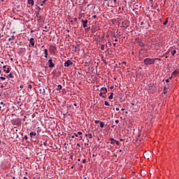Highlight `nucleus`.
Wrapping results in <instances>:
<instances>
[{
	"label": "nucleus",
	"mask_w": 179,
	"mask_h": 179,
	"mask_svg": "<svg viewBox=\"0 0 179 179\" xmlns=\"http://www.w3.org/2000/svg\"><path fill=\"white\" fill-rule=\"evenodd\" d=\"M156 61V59L146 58L144 59L145 65H153Z\"/></svg>",
	"instance_id": "nucleus-1"
},
{
	"label": "nucleus",
	"mask_w": 179,
	"mask_h": 179,
	"mask_svg": "<svg viewBox=\"0 0 179 179\" xmlns=\"http://www.w3.org/2000/svg\"><path fill=\"white\" fill-rule=\"evenodd\" d=\"M48 62L50 64V65H49L50 68H54V66H55V64H54V63H52V59H49Z\"/></svg>",
	"instance_id": "nucleus-2"
},
{
	"label": "nucleus",
	"mask_w": 179,
	"mask_h": 179,
	"mask_svg": "<svg viewBox=\"0 0 179 179\" xmlns=\"http://www.w3.org/2000/svg\"><path fill=\"white\" fill-rule=\"evenodd\" d=\"M69 65H72V62L71 60H67L66 62L64 63V66H69Z\"/></svg>",
	"instance_id": "nucleus-3"
},
{
	"label": "nucleus",
	"mask_w": 179,
	"mask_h": 179,
	"mask_svg": "<svg viewBox=\"0 0 179 179\" xmlns=\"http://www.w3.org/2000/svg\"><path fill=\"white\" fill-rule=\"evenodd\" d=\"M82 22H83V26L84 29L87 27V20H83Z\"/></svg>",
	"instance_id": "nucleus-4"
},
{
	"label": "nucleus",
	"mask_w": 179,
	"mask_h": 179,
	"mask_svg": "<svg viewBox=\"0 0 179 179\" xmlns=\"http://www.w3.org/2000/svg\"><path fill=\"white\" fill-rule=\"evenodd\" d=\"M29 43H30L32 47H34V38H31L30 40H29Z\"/></svg>",
	"instance_id": "nucleus-5"
},
{
	"label": "nucleus",
	"mask_w": 179,
	"mask_h": 179,
	"mask_svg": "<svg viewBox=\"0 0 179 179\" xmlns=\"http://www.w3.org/2000/svg\"><path fill=\"white\" fill-rule=\"evenodd\" d=\"M178 73H179V69H176L173 72L172 75L173 76H176V75H178Z\"/></svg>",
	"instance_id": "nucleus-6"
},
{
	"label": "nucleus",
	"mask_w": 179,
	"mask_h": 179,
	"mask_svg": "<svg viewBox=\"0 0 179 179\" xmlns=\"http://www.w3.org/2000/svg\"><path fill=\"white\" fill-rule=\"evenodd\" d=\"M36 135H37V134H36V132H33V131H31V132L29 134L30 138H34V136H36Z\"/></svg>",
	"instance_id": "nucleus-7"
},
{
	"label": "nucleus",
	"mask_w": 179,
	"mask_h": 179,
	"mask_svg": "<svg viewBox=\"0 0 179 179\" xmlns=\"http://www.w3.org/2000/svg\"><path fill=\"white\" fill-rule=\"evenodd\" d=\"M28 4L31 5V6H34V0H28Z\"/></svg>",
	"instance_id": "nucleus-8"
},
{
	"label": "nucleus",
	"mask_w": 179,
	"mask_h": 179,
	"mask_svg": "<svg viewBox=\"0 0 179 179\" xmlns=\"http://www.w3.org/2000/svg\"><path fill=\"white\" fill-rule=\"evenodd\" d=\"M44 54H45V57L48 58V50L45 49L44 50Z\"/></svg>",
	"instance_id": "nucleus-9"
},
{
	"label": "nucleus",
	"mask_w": 179,
	"mask_h": 179,
	"mask_svg": "<svg viewBox=\"0 0 179 179\" xmlns=\"http://www.w3.org/2000/svg\"><path fill=\"white\" fill-rule=\"evenodd\" d=\"M101 91L103 92V93H107V88L106 87H101Z\"/></svg>",
	"instance_id": "nucleus-10"
},
{
	"label": "nucleus",
	"mask_w": 179,
	"mask_h": 179,
	"mask_svg": "<svg viewBox=\"0 0 179 179\" xmlns=\"http://www.w3.org/2000/svg\"><path fill=\"white\" fill-rule=\"evenodd\" d=\"M113 96H114V93L111 92L110 96H108L109 100H113Z\"/></svg>",
	"instance_id": "nucleus-11"
},
{
	"label": "nucleus",
	"mask_w": 179,
	"mask_h": 179,
	"mask_svg": "<svg viewBox=\"0 0 179 179\" xmlns=\"http://www.w3.org/2000/svg\"><path fill=\"white\" fill-rule=\"evenodd\" d=\"M4 72H6V73H9V72H10V69L8 67L6 69L4 70Z\"/></svg>",
	"instance_id": "nucleus-12"
},
{
	"label": "nucleus",
	"mask_w": 179,
	"mask_h": 179,
	"mask_svg": "<svg viewBox=\"0 0 179 179\" xmlns=\"http://www.w3.org/2000/svg\"><path fill=\"white\" fill-rule=\"evenodd\" d=\"M110 143L112 145H114V143L115 142V140L114 138H110Z\"/></svg>",
	"instance_id": "nucleus-13"
},
{
	"label": "nucleus",
	"mask_w": 179,
	"mask_h": 179,
	"mask_svg": "<svg viewBox=\"0 0 179 179\" xmlns=\"http://www.w3.org/2000/svg\"><path fill=\"white\" fill-rule=\"evenodd\" d=\"M169 23V18H166V20H165V22L163 23L164 26H166V24H167Z\"/></svg>",
	"instance_id": "nucleus-14"
},
{
	"label": "nucleus",
	"mask_w": 179,
	"mask_h": 179,
	"mask_svg": "<svg viewBox=\"0 0 179 179\" xmlns=\"http://www.w3.org/2000/svg\"><path fill=\"white\" fill-rule=\"evenodd\" d=\"M57 90H62V85H59L58 86H57Z\"/></svg>",
	"instance_id": "nucleus-15"
},
{
	"label": "nucleus",
	"mask_w": 179,
	"mask_h": 179,
	"mask_svg": "<svg viewBox=\"0 0 179 179\" xmlns=\"http://www.w3.org/2000/svg\"><path fill=\"white\" fill-rule=\"evenodd\" d=\"M100 127H101V128H104V122H100Z\"/></svg>",
	"instance_id": "nucleus-16"
},
{
	"label": "nucleus",
	"mask_w": 179,
	"mask_h": 179,
	"mask_svg": "<svg viewBox=\"0 0 179 179\" xmlns=\"http://www.w3.org/2000/svg\"><path fill=\"white\" fill-rule=\"evenodd\" d=\"M47 2V0H44L42 1V3H41V6H44V3Z\"/></svg>",
	"instance_id": "nucleus-17"
},
{
	"label": "nucleus",
	"mask_w": 179,
	"mask_h": 179,
	"mask_svg": "<svg viewBox=\"0 0 179 179\" xmlns=\"http://www.w3.org/2000/svg\"><path fill=\"white\" fill-rule=\"evenodd\" d=\"M36 10H37V13H40V10H41V8L37 7V8H36Z\"/></svg>",
	"instance_id": "nucleus-18"
},
{
	"label": "nucleus",
	"mask_w": 179,
	"mask_h": 179,
	"mask_svg": "<svg viewBox=\"0 0 179 179\" xmlns=\"http://www.w3.org/2000/svg\"><path fill=\"white\" fill-rule=\"evenodd\" d=\"M176 52H177V51L176 50H173L171 52V55H175Z\"/></svg>",
	"instance_id": "nucleus-19"
},
{
	"label": "nucleus",
	"mask_w": 179,
	"mask_h": 179,
	"mask_svg": "<svg viewBox=\"0 0 179 179\" xmlns=\"http://www.w3.org/2000/svg\"><path fill=\"white\" fill-rule=\"evenodd\" d=\"M104 104H105V106H110V103H109L107 101H104Z\"/></svg>",
	"instance_id": "nucleus-20"
},
{
	"label": "nucleus",
	"mask_w": 179,
	"mask_h": 179,
	"mask_svg": "<svg viewBox=\"0 0 179 179\" xmlns=\"http://www.w3.org/2000/svg\"><path fill=\"white\" fill-rule=\"evenodd\" d=\"M14 38H15V37L13 36L11 38H8V41H13Z\"/></svg>",
	"instance_id": "nucleus-21"
},
{
	"label": "nucleus",
	"mask_w": 179,
	"mask_h": 179,
	"mask_svg": "<svg viewBox=\"0 0 179 179\" xmlns=\"http://www.w3.org/2000/svg\"><path fill=\"white\" fill-rule=\"evenodd\" d=\"M88 136L90 139H92V138H93V136L92 135V134H88Z\"/></svg>",
	"instance_id": "nucleus-22"
},
{
	"label": "nucleus",
	"mask_w": 179,
	"mask_h": 179,
	"mask_svg": "<svg viewBox=\"0 0 179 179\" xmlns=\"http://www.w3.org/2000/svg\"><path fill=\"white\" fill-rule=\"evenodd\" d=\"M33 86H31V85L29 84L28 85V88L30 89L31 90Z\"/></svg>",
	"instance_id": "nucleus-23"
},
{
	"label": "nucleus",
	"mask_w": 179,
	"mask_h": 179,
	"mask_svg": "<svg viewBox=\"0 0 179 179\" xmlns=\"http://www.w3.org/2000/svg\"><path fill=\"white\" fill-rule=\"evenodd\" d=\"M99 96H100L101 97H106L105 96L103 95V92H100V93H99Z\"/></svg>",
	"instance_id": "nucleus-24"
},
{
	"label": "nucleus",
	"mask_w": 179,
	"mask_h": 179,
	"mask_svg": "<svg viewBox=\"0 0 179 179\" xmlns=\"http://www.w3.org/2000/svg\"><path fill=\"white\" fill-rule=\"evenodd\" d=\"M115 142L116 145H117V146L120 145V141H115Z\"/></svg>",
	"instance_id": "nucleus-25"
},
{
	"label": "nucleus",
	"mask_w": 179,
	"mask_h": 179,
	"mask_svg": "<svg viewBox=\"0 0 179 179\" xmlns=\"http://www.w3.org/2000/svg\"><path fill=\"white\" fill-rule=\"evenodd\" d=\"M101 50H104V45H101Z\"/></svg>",
	"instance_id": "nucleus-26"
},
{
	"label": "nucleus",
	"mask_w": 179,
	"mask_h": 179,
	"mask_svg": "<svg viewBox=\"0 0 179 179\" xmlns=\"http://www.w3.org/2000/svg\"><path fill=\"white\" fill-rule=\"evenodd\" d=\"M100 122H101L100 120H95V124H99Z\"/></svg>",
	"instance_id": "nucleus-27"
},
{
	"label": "nucleus",
	"mask_w": 179,
	"mask_h": 179,
	"mask_svg": "<svg viewBox=\"0 0 179 179\" xmlns=\"http://www.w3.org/2000/svg\"><path fill=\"white\" fill-rule=\"evenodd\" d=\"M8 76H9V78H13V76L12 75V73H10L9 75H8Z\"/></svg>",
	"instance_id": "nucleus-28"
},
{
	"label": "nucleus",
	"mask_w": 179,
	"mask_h": 179,
	"mask_svg": "<svg viewBox=\"0 0 179 179\" xmlns=\"http://www.w3.org/2000/svg\"><path fill=\"white\" fill-rule=\"evenodd\" d=\"M0 79L1 80H5V77H0Z\"/></svg>",
	"instance_id": "nucleus-29"
},
{
	"label": "nucleus",
	"mask_w": 179,
	"mask_h": 179,
	"mask_svg": "<svg viewBox=\"0 0 179 179\" xmlns=\"http://www.w3.org/2000/svg\"><path fill=\"white\" fill-rule=\"evenodd\" d=\"M154 59H155V61H156V60L162 61V59H159V58H155Z\"/></svg>",
	"instance_id": "nucleus-30"
},
{
	"label": "nucleus",
	"mask_w": 179,
	"mask_h": 179,
	"mask_svg": "<svg viewBox=\"0 0 179 179\" xmlns=\"http://www.w3.org/2000/svg\"><path fill=\"white\" fill-rule=\"evenodd\" d=\"M0 104H1V106H3V107L5 106V104H3V101H1V102L0 103Z\"/></svg>",
	"instance_id": "nucleus-31"
},
{
	"label": "nucleus",
	"mask_w": 179,
	"mask_h": 179,
	"mask_svg": "<svg viewBox=\"0 0 179 179\" xmlns=\"http://www.w3.org/2000/svg\"><path fill=\"white\" fill-rule=\"evenodd\" d=\"M115 124H118V122H120V121H119L118 120H116L115 121Z\"/></svg>",
	"instance_id": "nucleus-32"
},
{
	"label": "nucleus",
	"mask_w": 179,
	"mask_h": 179,
	"mask_svg": "<svg viewBox=\"0 0 179 179\" xmlns=\"http://www.w3.org/2000/svg\"><path fill=\"white\" fill-rule=\"evenodd\" d=\"M78 135H82V132L81 131H78Z\"/></svg>",
	"instance_id": "nucleus-33"
},
{
	"label": "nucleus",
	"mask_w": 179,
	"mask_h": 179,
	"mask_svg": "<svg viewBox=\"0 0 179 179\" xmlns=\"http://www.w3.org/2000/svg\"><path fill=\"white\" fill-rule=\"evenodd\" d=\"M24 139H25V141H27V136H24Z\"/></svg>",
	"instance_id": "nucleus-34"
},
{
	"label": "nucleus",
	"mask_w": 179,
	"mask_h": 179,
	"mask_svg": "<svg viewBox=\"0 0 179 179\" xmlns=\"http://www.w3.org/2000/svg\"><path fill=\"white\" fill-rule=\"evenodd\" d=\"M83 163L85 164V163H86V159H83Z\"/></svg>",
	"instance_id": "nucleus-35"
},
{
	"label": "nucleus",
	"mask_w": 179,
	"mask_h": 179,
	"mask_svg": "<svg viewBox=\"0 0 179 179\" xmlns=\"http://www.w3.org/2000/svg\"><path fill=\"white\" fill-rule=\"evenodd\" d=\"M38 15H40V13H36V17H38Z\"/></svg>",
	"instance_id": "nucleus-36"
},
{
	"label": "nucleus",
	"mask_w": 179,
	"mask_h": 179,
	"mask_svg": "<svg viewBox=\"0 0 179 179\" xmlns=\"http://www.w3.org/2000/svg\"><path fill=\"white\" fill-rule=\"evenodd\" d=\"M126 64H127V63H126L125 62H122V64L126 65Z\"/></svg>",
	"instance_id": "nucleus-37"
},
{
	"label": "nucleus",
	"mask_w": 179,
	"mask_h": 179,
	"mask_svg": "<svg viewBox=\"0 0 179 179\" xmlns=\"http://www.w3.org/2000/svg\"><path fill=\"white\" fill-rule=\"evenodd\" d=\"M20 89H23V85H21L20 86Z\"/></svg>",
	"instance_id": "nucleus-38"
},
{
	"label": "nucleus",
	"mask_w": 179,
	"mask_h": 179,
	"mask_svg": "<svg viewBox=\"0 0 179 179\" xmlns=\"http://www.w3.org/2000/svg\"><path fill=\"white\" fill-rule=\"evenodd\" d=\"M116 111H120V108H116Z\"/></svg>",
	"instance_id": "nucleus-39"
},
{
	"label": "nucleus",
	"mask_w": 179,
	"mask_h": 179,
	"mask_svg": "<svg viewBox=\"0 0 179 179\" xmlns=\"http://www.w3.org/2000/svg\"><path fill=\"white\" fill-rule=\"evenodd\" d=\"M74 135L78 138V134L76 133H74Z\"/></svg>",
	"instance_id": "nucleus-40"
},
{
	"label": "nucleus",
	"mask_w": 179,
	"mask_h": 179,
	"mask_svg": "<svg viewBox=\"0 0 179 179\" xmlns=\"http://www.w3.org/2000/svg\"><path fill=\"white\" fill-rule=\"evenodd\" d=\"M92 17H94V19H96V15H93Z\"/></svg>",
	"instance_id": "nucleus-41"
},
{
	"label": "nucleus",
	"mask_w": 179,
	"mask_h": 179,
	"mask_svg": "<svg viewBox=\"0 0 179 179\" xmlns=\"http://www.w3.org/2000/svg\"><path fill=\"white\" fill-rule=\"evenodd\" d=\"M166 83H169V79L166 80Z\"/></svg>",
	"instance_id": "nucleus-42"
},
{
	"label": "nucleus",
	"mask_w": 179,
	"mask_h": 179,
	"mask_svg": "<svg viewBox=\"0 0 179 179\" xmlns=\"http://www.w3.org/2000/svg\"><path fill=\"white\" fill-rule=\"evenodd\" d=\"M4 86L3 85H1V88L3 89Z\"/></svg>",
	"instance_id": "nucleus-43"
},
{
	"label": "nucleus",
	"mask_w": 179,
	"mask_h": 179,
	"mask_svg": "<svg viewBox=\"0 0 179 179\" xmlns=\"http://www.w3.org/2000/svg\"><path fill=\"white\" fill-rule=\"evenodd\" d=\"M72 139L75 138V136H71Z\"/></svg>",
	"instance_id": "nucleus-44"
},
{
	"label": "nucleus",
	"mask_w": 179,
	"mask_h": 179,
	"mask_svg": "<svg viewBox=\"0 0 179 179\" xmlns=\"http://www.w3.org/2000/svg\"><path fill=\"white\" fill-rule=\"evenodd\" d=\"M114 3H115L117 2V0H113Z\"/></svg>",
	"instance_id": "nucleus-45"
},
{
	"label": "nucleus",
	"mask_w": 179,
	"mask_h": 179,
	"mask_svg": "<svg viewBox=\"0 0 179 179\" xmlns=\"http://www.w3.org/2000/svg\"><path fill=\"white\" fill-rule=\"evenodd\" d=\"M3 69H5V68H6V66H3Z\"/></svg>",
	"instance_id": "nucleus-46"
},
{
	"label": "nucleus",
	"mask_w": 179,
	"mask_h": 179,
	"mask_svg": "<svg viewBox=\"0 0 179 179\" xmlns=\"http://www.w3.org/2000/svg\"><path fill=\"white\" fill-rule=\"evenodd\" d=\"M167 88L166 87H164V90H166Z\"/></svg>",
	"instance_id": "nucleus-47"
},
{
	"label": "nucleus",
	"mask_w": 179,
	"mask_h": 179,
	"mask_svg": "<svg viewBox=\"0 0 179 179\" xmlns=\"http://www.w3.org/2000/svg\"><path fill=\"white\" fill-rule=\"evenodd\" d=\"M115 41H118V39H117V38H116V39H115Z\"/></svg>",
	"instance_id": "nucleus-48"
},
{
	"label": "nucleus",
	"mask_w": 179,
	"mask_h": 179,
	"mask_svg": "<svg viewBox=\"0 0 179 179\" xmlns=\"http://www.w3.org/2000/svg\"><path fill=\"white\" fill-rule=\"evenodd\" d=\"M77 145L80 146V143H78Z\"/></svg>",
	"instance_id": "nucleus-49"
},
{
	"label": "nucleus",
	"mask_w": 179,
	"mask_h": 179,
	"mask_svg": "<svg viewBox=\"0 0 179 179\" xmlns=\"http://www.w3.org/2000/svg\"><path fill=\"white\" fill-rule=\"evenodd\" d=\"M124 108H122V109H121L122 111H124Z\"/></svg>",
	"instance_id": "nucleus-50"
},
{
	"label": "nucleus",
	"mask_w": 179,
	"mask_h": 179,
	"mask_svg": "<svg viewBox=\"0 0 179 179\" xmlns=\"http://www.w3.org/2000/svg\"><path fill=\"white\" fill-rule=\"evenodd\" d=\"M85 136H89V134H86Z\"/></svg>",
	"instance_id": "nucleus-51"
},
{
	"label": "nucleus",
	"mask_w": 179,
	"mask_h": 179,
	"mask_svg": "<svg viewBox=\"0 0 179 179\" xmlns=\"http://www.w3.org/2000/svg\"><path fill=\"white\" fill-rule=\"evenodd\" d=\"M85 145H89V143H85Z\"/></svg>",
	"instance_id": "nucleus-52"
},
{
	"label": "nucleus",
	"mask_w": 179,
	"mask_h": 179,
	"mask_svg": "<svg viewBox=\"0 0 179 179\" xmlns=\"http://www.w3.org/2000/svg\"><path fill=\"white\" fill-rule=\"evenodd\" d=\"M24 179H28L27 177H24Z\"/></svg>",
	"instance_id": "nucleus-53"
},
{
	"label": "nucleus",
	"mask_w": 179,
	"mask_h": 179,
	"mask_svg": "<svg viewBox=\"0 0 179 179\" xmlns=\"http://www.w3.org/2000/svg\"><path fill=\"white\" fill-rule=\"evenodd\" d=\"M45 29H47V27H45Z\"/></svg>",
	"instance_id": "nucleus-54"
},
{
	"label": "nucleus",
	"mask_w": 179,
	"mask_h": 179,
	"mask_svg": "<svg viewBox=\"0 0 179 179\" xmlns=\"http://www.w3.org/2000/svg\"><path fill=\"white\" fill-rule=\"evenodd\" d=\"M1 64H3V62H1Z\"/></svg>",
	"instance_id": "nucleus-55"
},
{
	"label": "nucleus",
	"mask_w": 179,
	"mask_h": 179,
	"mask_svg": "<svg viewBox=\"0 0 179 179\" xmlns=\"http://www.w3.org/2000/svg\"><path fill=\"white\" fill-rule=\"evenodd\" d=\"M110 89H113V87H110Z\"/></svg>",
	"instance_id": "nucleus-56"
},
{
	"label": "nucleus",
	"mask_w": 179,
	"mask_h": 179,
	"mask_svg": "<svg viewBox=\"0 0 179 179\" xmlns=\"http://www.w3.org/2000/svg\"><path fill=\"white\" fill-rule=\"evenodd\" d=\"M150 1H153V0H150Z\"/></svg>",
	"instance_id": "nucleus-57"
},
{
	"label": "nucleus",
	"mask_w": 179,
	"mask_h": 179,
	"mask_svg": "<svg viewBox=\"0 0 179 179\" xmlns=\"http://www.w3.org/2000/svg\"><path fill=\"white\" fill-rule=\"evenodd\" d=\"M75 20H76V18H75Z\"/></svg>",
	"instance_id": "nucleus-58"
},
{
	"label": "nucleus",
	"mask_w": 179,
	"mask_h": 179,
	"mask_svg": "<svg viewBox=\"0 0 179 179\" xmlns=\"http://www.w3.org/2000/svg\"><path fill=\"white\" fill-rule=\"evenodd\" d=\"M114 45H115V43H114Z\"/></svg>",
	"instance_id": "nucleus-59"
},
{
	"label": "nucleus",
	"mask_w": 179,
	"mask_h": 179,
	"mask_svg": "<svg viewBox=\"0 0 179 179\" xmlns=\"http://www.w3.org/2000/svg\"><path fill=\"white\" fill-rule=\"evenodd\" d=\"M120 141H122V139H120Z\"/></svg>",
	"instance_id": "nucleus-60"
}]
</instances>
